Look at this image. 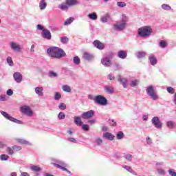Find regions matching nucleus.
<instances>
[{
  "instance_id": "nucleus-16",
  "label": "nucleus",
  "mask_w": 176,
  "mask_h": 176,
  "mask_svg": "<svg viewBox=\"0 0 176 176\" xmlns=\"http://www.w3.org/2000/svg\"><path fill=\"white\" fill-rule=\"evenodd\" d=\"M118 82L121 83L124 89H127V79L123 78L122 76L118 75Z\"/></svg>"
},
{
  "instance_id": "nucleus-40",
  "label": "nucleus",
  "mask_w": 176,
  "mask_h": 176,
  "mask_svg": "<svg viewBox=\"0 0 176 176\" xmlns=\"http://www.w3.org/2000/svg\"><path fill=\"white\" fill-rule=\"evenodd\" d=\"M124 138V133L122 131H119L117 133V140H122Z\"/></svg>"
},
{
  "instance_id": "nucleus-35",
  "label": "nucleus",
  "mask_w": 176,
  "mask_h": 176,
  "mask_svg": "<svg viewBox=\"0 0 176 176\" xmlns=\"http://www.w3.org/2000/svg\"><path fill=\"white\" fill-rule=\"evenodd\" d=\"M67 3L69 6H74L78 4V0H67Z\"/></svg>"
},
{
  "instance_id": "nucleus-48",
  "label": "nucleus",
  "mask_w": 176,
  "mask_h": 176,
  "mask_svg": "<svg viewBox=\"0 0 176 176\" xmlns=\"http://www.w3.org/2000/svg\"><path fill=\"white\" fill-rule=\"evenodd\" d=\"M58 118L60 120L65 119V114L63 112H60L58 115Z\"/></svg>"
},
{
  "instance_id": "nucleus-42",
  "label": "nucleus",
  "mask_w": 176,
  "mask_h": 176,
  "mask_svg": "<svg viewBox=\"0 0 176 176\" xmlns=\"http://www.w3.org/2000/svg\"><path fill=\"white\" fill-rule=\"evenodd\" d=\"M95 142L96 145H98L100 146L102 145V139H101L100 138H97L95 140Z\"/></svg>"
},
{
  "instance_id": "nucleus-1",
  "label": "nucleus",
  "mask_w": 176,
  "mask_h": 176,
  "mask_svg": "<svg viewBox=\"0 0 176 176\" xmlns=\"http://www.w3.org/2000/svg\"><path fill=\"white\" fill-rule=\"evenodd\" d=\"M47 54L50 57H54L55 58H61V57H65L66 54L61 48L56 47H52L47 50Z\"/></svg>"
},
{
  "instance_id": "nucleus-28",
  "label": "nucleus",
  "mask_w": 176,
  "mask_h": 176,
  "mask_svg": "<svg viewBox=\"0 0 176 176\" xmlns=\"http://www.w3.org/2000/svg\"><path fill=\"white\" fill-rule=\"evenodd\" d=\"M87 17H88L90 20L96 21V20H97L98 15H97V13H96V12H92V13L89 14L87 15Z\"/></svg>"
},
{
  "instance_id": "nucleus-6",
  "label": "nucleus",
  "mask_w": 176,
  "mask_h": 176,
  "mask_svg": "<svg viewBox=\"0 0 176 176\" xmlns=\"http://www.w3.org/2000/svg\"><path fill=\"white\" fill-rule=\"evenodd\" d=\"M20 111L25 116H28V118H32V116H34V115L35 114L34 110H32V109H31V107L28 105H23L21 107Z\"/></svg>"
},
{
  "instance_id": "nucleus-9",
  "label": "nucleus",
  "mask_w": 176,
  "mask_h": 176,
  "mask_svg": "<svg viewBox=\"0 0 176 176\" xmlns=\"http://www.w3.org/2000/svg\"><path fill=\"white\" fill-rule=\"evenodd\" d=\"M10 47L13 52H16V53L21 52V45L16 42L11 41L10 43Z\"/></svg>"
},
{
  "instance_id": "nucleus-38",
  "label": "nucleus",
  "mask_w": 176,
  "mask_h": 176,
  "mask_svg": "<svg viewBox=\"0 0 176 176\" xmlns=\"http://www.w3.org/2000/svg\"><path fill=\"white\" fill-rule=\"evenodd\" d=\"M69 41V39L67 36H63L60 38V42L63 44H67Z\"/></svg>"
},
{
  "instance_id": "nucleus-23",
  "label": "nucleus",
  "mask_w": 176,
  "mask_h": 176,
  "mask_svg": "<svg viewBox=\"0 0 176 176\" xmlns=\"http://www.w3.org/2000/svg\"><path fill=\"white\" fill-rule=\"evenodd\" d=\"M74 123L77 126H82L83 124V122H82V119L80 117L76 116L74 117Z\"/></svg>"
},
{
  "instance_id": "nucleus-13",
  "label": "nucleus",
  "mask_w": 176,
  "mask_h": 176,
  "mask_svg": "<svg viewBox=\"0 0 176 176\" xmlns=\"http://www.w3.org/2000/svg\"><path fill=\"white\" fill-rule=\"evenodd\" d=\"M13 78L16 83H21V82H23V75L19 72H16L13 74Z\"/></svg>"
},
{
  "instance_id": "nucleus-27",
  "label": "nucleus",
  "mask_w": 176,
  "mask_h": 176,
  "mask_svg": "<svg viewBox=\"0 0 176 176\" xmlns=\"http://www.w3.org/2000/svg\"><path fill=\"white\" fill-rule=\"evenodd\" d=\"M166 126L168 129H175L176 123L174 121H168L166 122Z\"/></svg>"
},
{
  "instance_id": "nucleus-44",
  "label": "nucleus",
  "mask_w": 176,
  "mask_h": 176,
  "mask_svg": "<svg viewBox=\"0 0 176 176\" xmlns=\"http://www.w3.org/2000/svg\"><path fill=\"white\" fill-rule=\"evenodd\" d=\"M63 91H67V93H70L71 91V87L68 85H64L63 87Z\"/></svg>"
},
{
  "instance_id": "nucleus-25",
  "label": "nucleus",
  "mask_w": 176,
  "mask_h": 176,
  "mask_svg": "<svg viewBox=\"0 0 176 176\" xmlns=\"http://www.w3.org/2000/svg\"><path fill=\"white\" fill-rule=\"evenodd\" d=\"M17 142L19 144H21L22 145H29L30 146H31V145H32V143L28 142V140H25L24 139H18Z\"/></svg>"
},
{
  "instance_id": "nucleus-12",
  "label": "nucleus",
  "mask_w": 176,
  "mask_h": 176,
  "mask_svg": "<svg viewBox=\"0 0 176 176\" xmlns=\"http://www.w3.org/2000/svg\"><path fill=\"white\" fill-rule=\"evenodd\" d=\"M52 164H54V167H56V168L59 169L60 167H67L68 166L65 162L60 160H55V162H53ZM58 166H59L60 167H58Z\"/></svg>"
},
{
  "instance_id": "nucleus-20",
  "label": "nucleus",
  "mask_w": 176,
  "mask_h": 176,
  "mask_svg": "<svg viewBox=\"0 0 176 176\" xmlns=\"http://www.w3.org/2000/svg\"><path fill=\"white\" fill-rule=\"evenodd\" d=\"M103 137L104 138H107V140H109L110 141H113V138H115V136L109 132L104 133L103 134Z\"/></svg>"
},
{
  "instance_id": "nucleus-32",
  "label": "nucleus",
  "mask_w": 176,
  "mask_h": 176,
  "mask_svg": "<svg viewBox=\"0 0 176 176\" xmlns=\"http://www.w3.org/2000/svg\"><path fill=\"white\" fill-rule=\"evenodd\" d=\"M74 20H75L74 18L70 17L67 19H66L64 22V25H69L72 23H74Z\"/></svg>"
},
{
  "instance_id": "nucleus-62",
  "label": "nucleus",
  "mask_w": 176,
  "mask_h": 176,
  "mask_svg": "<svg viewBox=\"0 0 176 176\" xmlns=\"http://www.w3.org/2000/svg\"><path fill=\"white\" fill-rule=\"evenodd\" d=\"M158 174H160V175H164V170L163 169H157Z\"/></svg>"
},
{
  "instance_id": "nucleus-47",
  "label": "nucleus",
  "mask_w": 176,
  "mask_h": 176,
  "mask_svg": "<svg viewBox=\"0 0 176 176\" xmlns=\"http://www.w3.org/2000/svg\"><path fill=\"white\" fill-rule=\"evenodd\" d=\"M59 109H61L62 111H65V109H67V105L65 103H60L58 105Z\"/></svg>"
},
{
  "instance_id": "nucleus-57",
  "label": "nucleus",
  "mask_w": 176,
  "mask_h": 176,
  "mask_svg": "<svg viewBox=\"0 0 176 176\" xmlns=\"http://www.w3.org/2000/svg\"><path fill=\"white\" fill-rule=\"evenodd\" d=\"M100 21L102 23H107L108 22V18H107L106 16H102L100 18Z\"/></svg>"
},
{
  "instance_id": "nucleus-21",
  "label": "nucleus",
  "mask_w": 176,
  "mask_h": 176,
  "mask_svg": "<svg viewBox=\"0 0 176 176\" xmlns=\"http://www.w3.org/2000/svg\"><path fill=\"white\" fill-rule=\"evenodd\" d=\"M35 93L36 94H38L40 97H42V96H43V87H36L35 88Z\"/></svg>"
},
{
  "instance_id": "nucleus-10",
  "label": "nucleus",
  "mask_w": 176,
  "mask_h": 176,
  "mask_svg": "<svg viewBox=\"0 0 176 176\" xmlns=\"http://www.w3.org/2000/svg\"><path fill=\"white\" fill-rule=\"evenodd\" d=\"M41 36L43 38V39H47V41L52 40V32H50V30L47 29L43 30V32L41 33Z\"/></svg>"
},
{
  "instance_id": "nucleus-30",
  "label": "nucleus",
  "mask_w": 176,
  "mask_h": 176,
  "mask_svg": "<svg viewBox=\"0 0 176 176\" xmlns=\"http://www.w3.org/2000/svg\"><path fill=\"white\" fill-rule=\"evenodd\" d=\"M140 83V80L135 79V80H132L130 82V85L131 86V87H135V86H138Z\"/></svg>"
},
{
  "instance_id": "nucleus-49",
  "label": "nucleus",
  "mask_w": 176,
  "mask_h": 176,
  "mask_svg": "<svg viewBox=\"0 0 176 176\" xmlns=\"http://www.w3.org/2000/svg\"><path fill=\"white\" fill-rule=\"evenodd\" d=\"M12 149L14 151V152H19V151H21V146L14 145L12 146Z\"/></svg>"
},
{
  "instance_id": "nucleus-63",
  "label": "nucleus",
  "mask_w": 176,
  "mask_h": 176,
  "mask_svg": "<svg viewBox=\"0 0 176 176\" xmlns=\"http://www.w3.org/2000/svg\"><path fill=\"white\" fill-rule=\"evenodd\" d=\"M20 176H31L30 173L27 172H21Z\"/></svg>"
},
{
  "instance_id": "nucleus-26",
  "label": "nucleus",
  "mask_w": 176,
  "mask_h": 176,
  "mask_svg": "<svg viewBox=\"0 0 176 176\" xmlns=\"http://www.w3.org/2000/svg\"><path fill=\"white\" fill-rule=\"evenodd\" d=\"M30 170L34 171V173H39V171H42V168L36 165H33L30 166Z\"/></svg>"
},
{
  "instance_id": "nucleus-5",
  "label": "nucleus",
  "mask_w": 176,
  "mask_h": 176,
  "mask_svg": "<svg viewBox=\"0 0 176 176\" xmlns=\"http://www.w3.org/2000/svg\"><path fill=\"white\" fill-rule=\"evenodd\" d=\"M146 92L147 96H148V97H150V98L154 101H156V100L159 98V96H157V94L156 93V89L153 85L146 87Z\"/></svg>"
},
{
  "instance_id": "nucleus-22",
  "label": "nucleus",
  "mask_w": 176,
  "mask_h": 176,
  "mask_svg": "<svg viewBox=\"0 0 176 176\" xmlns=\"http://www.w3.org/2000/svg\"><path fill=\"white\" fill-rule=\"evenodd\" d=\"M69 4H68V1L66 3H63L60 5L58 6V8L60 9L61 10H67L68 8H69Z\"/></svg>"
},
{
  "instance_id": "nucleus-31",
  "label": "nucleus",
  "mask_w": 176,
  "mask_h": 176,
  "mask_svg": "<svg viewBox=\"0 0 176 176\" xmlns=\"http://www.w3.org/2000/svg\"><path fill=\"white\" fill-rule=\"evenodd\" d=\"M145 56H146V52H138L136 54V57L138 58H142L145 57Z\"/></svg>"
},
{
  "instance_id": "nucleus-14",
  "label": "nucleus",
  "mask_w": 176,
  "mask_h": 176,
  "mask_svg": "<svg viewBox=\"0 0 176 176\" xmlns=\"http://www.w3.org/2000/svg\"><path fill=\"white\" fill-rule=\"evenodd\" d=\"M93 45H94V46H95V47H96L99 50H104V49H105V44L101 43L98 40L94 41L93 43Z\"/></svg>"
},
{
  "instance_id": "nucleus-51",
  "label": "nucleus",
  "mask_w": 176,
  "mask_h": 176,
  "mask_svg": "<svg viewBox=\"0 0 176 176\" xmlns=\"http://www.w3.org/2000/svg\"><path fill=\"white\" fill-rule=\"evenodd\" d=\"M58 167H59L60 170H62V171H66V173H67V174H70V175L72 174L71 171H69L68 169H67V168L60 166H58Z\"/></svg>"
},
{
  "instance_id": "nucleus-36",
  "label": "nucleus",
  "mask_w": 176,
  "mask_h": 176,
  "mask_svg": "<svg viewBox=\"0 0 176 176\" xmlns=\"http://www.w3.org/2000/svg\"><path fill=\"white\" fill-rule=\"evenodd\" d=\"M8 159H9V155L6 154H3L0 155V160H1V162H6Z\"/></svg>"
},
{
  "instance_id": "nucleus-3",
  "label": "nucleus",
  "mask_w": 176,
  "mask_h": 176,
  "mask_svg": "<svg viewBox=\"0 0 176 176\" xmlns=\"http://www.w3.org/2000/svg\"><path fill=\"white\" fill-rule=\"evenodd\" d=\"M152 28L151 26H143L138 30V34L141 38H149L152 35Z\"/></svg>"
},
{
  "instance_id": "nucleus-55",
  "label": "nucleus",
  "mask_w": 176,
  "mask_h": 176,
  "mask_svg": "<svg viewBox=\"0 0 176 176\" xmlns=\"http://www.w3.org/2000/svg\"><path fill=\"white\" fill-rule=\"evenodd\" d=\"M168 93H170V94H174V88L171 87H168L166 89Z\"/></svg>"
},
{
  "instance_id": "nucleus-56",
  "label": "nucleus",
  "mask_w": 176,
  "mask_h": 176,
  "mask_svg": "<svg viewBox=\"0 0 176 176\" xmlns=\"http://www.w3.org/2000/svg\"><path fill=\"white\" fill-rule=\"evenodd\" d=\"M67 141H69L70 142H73V144H76L78 142V141H76V139L74 138H68Z\"/></svg>"
},
{
  "instance_id": "nucleus-37",
  "label": "nucleus",
  "mask_w": 176,
  "mask_h": 176,
  "mask_svg": "<svg viewBox=\"0 0 176 176\" xmlns=\"http://www.w3.org/2000/svg\"><path fill=\"white\" fill-rule=\"evenodd\" d=\"M160 47H162V49H164L165 47H167V42H166L164 40H162L160 43H159Z\"/></svg>"
},
{
  "instance_id": "nucleus-18",
  "label": "nucleus",
  "mask_w": 176,
  "mask_h": 176,
  "mask_svg": "<svg viewBox=\"0 0 176 176\" xmlns=\"http://www.w3.org/2000/svg\"><path fill=\"white\" fill-rule=\"evenodd\" d=\"M148 60L151 65H156L157 64V59H156V57L153 54L149 56Z\"/></svg>"
},
{
  "instance_id": "nucleus-29",
  "label": "nucleus",
  "mask_w": 176,
  "mask_h": 176,
  "mask_svg": "<svg viewBox=\"0 0 176 176\" xmlns=\"http://www.w3.org/2000/svg\"><path fill=\"white\" fill-rule=\"evenodd\" d=\"M104 91H106V93H108V94H112L113 93V87L111 86H106L104 87Z\"/></svg>"
},
{
  "instance_id": "nucleus-60",
  "label": "nucleus",
  "mask_w": 176,
  "mask_h": 176,
  "mask_svg": "<svg viewBox=\"0 0 176 176\" xmlns=\"http://www.w3.org/2000/svg\"><path fill=\"white\" fill-rule=\"evenodd\" d=\"M168 173L171 176H176V172L173 171V169H169Z\"/></svg>"
},
{
  "instance_id": "nucleus-34",
  "label": "nucleus",
  "mask_w": 176,
  "mask_h": 176,
  "mask_svg": "<svg viewBox=\"0 0 176 176\" xmlns=\"http://www.w3.org/2000/svg\"><path fill=\"white\" fill-rule=\"evenodd\" d=\"M6 152L8 153L10 156H12V155H14V150H13V147H7Z\"/></svg>"
},
{
  "instance_id": "nucleus-52",
  "label": "nucleus",
  "mask_w": 176,
  "mask_h": 176,
  "mask_svg": "<svg viewBox=\"0 0 176 176\" xmlns=\"http://www.w3.org/2000/svg\"><path fill=\"white\" fill-rule=\"evenodd\" d=\"M118 6H119V8H124L126 6V3L122 2V1H118L117 3Z\"/></svg>"
},
{
  "instance_id": "nucleus-17",
  "label": "nucleus",
  "mask_w": 176,
  "mask_h": 176,
  "mask_svg": "<svg viewBox=\"0 0 176 176\" xmlns=\"http://www.w3.org/2000/svg\"><path fill=\"white\" fill-rule=\"evenodd\" d=\"M118 57H119V58H121L122 60H124V58H127V51H124V50H120L118 52Z\"/></svg>"
},
{
  "instance_id": "nucleus-53",
  "label": "nucleus",
  "mask_w": 176,
  "mask_h": 176,
  "mask_svg": "<svg viewBox=\"0 0 176 176\" xmlns=\"http://www.w3.org/2000/svg\"><path fill=\"white\" fill-rule=\"evenodd\" d=\"M82 130H84V131H89V125L84 124L82 125Z\"/></svg>"
},
{
  "instance_id": "nucleus-61",
  "label": "nucleus",
  "mask_w": 176,
  "mask_h": 176,
  "mask_svg": "<svg viewBox=\"0 0 176 176\" xmlns=\"http://www.w3.org/2000/svg\"><path fill=\"white\" fill-rule=\"evenodd\" d=\"M109 123L111 124V126H116V122H115L113 120H109Z\"/></svg>"
},
{
  "instance_id": "nucleus-46",
  "label": "nucleus",
  "mask_w": 176,
  "mask_h": 176,
  "mask_svg": "<svg viewBox=\"0 0 176 176\" xmlns=\"http://www.w3.org/2000/svg\"><path fill=\"white\" fill-rule=\"evenodd\" d=\"M48 76L50 78H57V74H56V72L51 71V72H49Z\"/></svg>"
},
{
  "instance_id": "nucleus-50",
  "label": "nucleus",
  "mask_w": 176,
  "mask_h": 176,
  "mask_svg": "<svg viewBox=\"0 0 176 176\" xmlns=\"http://www.w3.org/2000/svg\"><path fill=\"white\" fill-rule=\"evenodd\" d=\"M60 98H61V94H60V93L58 92H56L54 95V100H56V101H58V100H60Z\"/></svg>"
},
{
  "instance_id": "nucleus-59",
  "label": "nucleus",
  "mask_w": 176,
  "mask_h": 176,
  "mask_svg": "<svg viewBox=\"0 0 176 176\" xmlns=\"http://www.w3.org/2000/svg\"><path fill=\"white\" fill-rule=\"evenodd\" d=\"M36 28L38 31H42V32H43V30H45L43 26L41 24L37 25Z\"/></svg>"
},
{
  "instance_id": "nucleus-43",
  "label": "nucleus",
  "mask_w": 176,
  "mask_h": 176,
  "mask_svg": "<svg viewBox=\"0 0 176 176\" xmlns=\"http://www.w3.org/2000/svg\"><path fill=\"white\" fill-rule=\"evenodd\" d=\"M7 63L10 65V67H13V60L12 59V57H7Z\"/></svg>"
},
{
  "instance_id": "nucleus-11",
  "label": "nucleus",
  "mask_w": 176,
  "mask_h": 176,
  "mask_svg": "<svg viewBox=\"0 0 176 176\" xmlns=\"http://www.w3.org/2000/svg\"><path fill=\"white\" fill-rule=\"evenodd\" d=\"M94 116V111L93 110L84 112L81 115V118H82V119H91V118H93Z\"/></svg>"
},
{
  "instance_id": "nucleus-33",
  "label": "nucleus",
  "mask_w": 176,
  "mask_h": 176,
  "mask_svg": "<svg viewBox=\"0 0 176 176\" xmlns=\"http://www.w3.org/2000/svg\"><path fill=\"white\" fill-rule=\"evenodd\" d=\"M122 167H123V168L126 170V171H129V173H131V174H135V171H134V170H133V168H131V167H130L129 166H123Z\"/></svg>"
},
{
  "instance_id": "nucleus-54",
  "label": "nucleus",
  "mask_w": 176,
  "mask_h": 176,
  "mask_svg": "<svg viewBox=\"0 0 176 176\" xmlns=\"http://www.w3.org/2000/svg\"><path fill=\"white\" fill-rule=\"evenodd\" d=\"M107 79H109V80H115V76L113 74H109L107 76Z\"/></svg>"
},
{
  "instance_id": "nucleus-45",
  "label": "nucleus",
  "mask_w": 176,
  "mask_h": 176,
  "mask_svg": "<svg viewBox=\"0 0 176 176\" xmlns=\"http://www.w3.org/2000/svg\"><path fill=\"white\" fill-rule=\"evenodd\" d=\"M124 159H126V160L128 162H131V160H133V155L131 154H127L124 156Z\"/></svg>"
},
{
  "instance_id": "nucleus-8",
  "label": "nucleus",
  "mask_w": 176,
  "mask_h": 176,
  "mask_svg": "<svg viewBox=\"0 0 176 176\" xmlns=\"http://www.w3.org/2000/svg\"><path fill=\"white\" fill-rule=\"evenodd\" d=\"M151 123L155 129H162V127H163V124L159 117H153L151 120Z\"/></svg>"
},
{
  "instance_id": "nucleus-2",
  "label": "nucleus",
  "mask_w": 176,
  "mask_h": 176,
  "mask_svg": "<svg viewBox=\"0 0 176 176\" xmlns=\"http://www.w3.org/2000/svg\"><path fill=\"white\" fill-rule=\"evenodd\" d=\"M88 98L89 100H92L95 102V104H97V105H102V107H105L108 104V100L107 98L101 95L98 96H93V95H88Z\"/></svg>"
},
{
  "instance_id": "nucleus-19",
  "label": "nucleus",
  "mask_w": 176,
  "mask_h": 176,
  "mask_svg": "<svg viewBox=\"0 0 176 176\" xmlns=\"http://www.w3.org/2000/svg\"><path fill=\"white\" fill-rule=\"evenodd\" d=\"M82 58H84L85 61H93V55L89 52H85L83 54Z\"/></svg>"
},
{
  "instance_id": "nucleus-64",
  "label": "nucleus",
  "mask_w": 176,
  "mask_h": 176,
  "mask_svg": "<svg viewBox=\"0 0 176 176\" xmlns=\"http://www.w3.org/2000/svg\"><path fill=\"white\" fill-rule=\"evenodd\" d=\"M7 96H13V90L12 89H8L7 91Z\"/></svg>"
},
{
  "instance_id": "nucleus-41",
  "label": "nucleus",
  "mask_w": 176,
  "mask_h": 176,
  "mask_svg": "<svg viewBox=\"0 0 176 176\" xmlns=\"http://www.w3.org/2000/svg\"><path fill=\"white\" fill-rule=\"evenodd\" d=\"M162 9L164 10H171V6H168V4H162Z\"/></svg>"
},
{
  "instance_id": "nucleus-7",
  "label": "nucleus",
  "mask_w": 176,
  "mask_h": 176,
  "mask_svg": "<svg viewBox=\"0 0 176 176\" xmlns=\"http://www.w3.org/2000/svg\"><path fill=\"white\" fill-rule=\"evenodd\" d=\"M1 115L8 120H10V122H13L14 123H17V124H20L21 123V121L10 116L6 111H1Z\"/></svg>"
},
{
  "instance_id": "nucleus-24",
  "label": "nucleus",
  "mask_w": 176,
  "mask_h": 176,
  "mask_svg": "<svg viewBox=\"0 0 176 176\" xmlns=\"http://www.w3.org/2000/svg\"><path fill=\"white\" fill-rule=\"evenodd\" d=\"M46 6H47V3H46V1L41 0L39 2L40 10H44V9H46Z\"/></svg>"
},
{
  "instance_id": "nucleus-58",
  "label": "nucleus",
  "mask_w": 176,
  "mask_h": 176,
  "mask_svg": "<svg viewBox=\"0 0 176 176\" xmlns=\"http://www.w3.org/2000/svg\"><path fill=\"white\" fill-rule=\"evenodd\" d=\"M146 140V144H148V145H151L152 144V139L149 138V136H147Z\"/></svg>"
},
{
  "instance_id": "nucleus-15",
  "label": "nucleus",
  "mask_w": 176,
  "mask_h": 176,
  "mask_svg": "<svg viewBox=\"0 0 176 176\" xmlns=\"http://www.w3.org/2000/svg\"><path fill=\"white\" fill-rule=\"evenodd\" d=\"M101 63L104 67H111L112 63H111V60L108 56H106L101 60Z\"/></svg>"
},
{
  "instance_id": "nucleus-4",
  "label": "nucleus",
  "mask_w": 176,
  "mask_h": 176,
  "mask_svg": "<svg viewBox=\"0 0 176 176\" xmlns=\"http://www.w3.org/2000/svg\"><path fill=\"white\" fill-rule=\"evenodd\" d=\"M127 21H129V18L125 14H122L121 21L113 25V29L116 31H123L126 28V25H127Z\"/></svg>"
},
{
  "instance_id": "nucleus-39",
  "label": "nucleus",
  "mask_w": 176,
  "mask_h": 176,
  "mask_svg": "<svg viewBox=\"0 0 176 176\" xmlns=\"http://www.w3.org/2000/svg\"><path fill=\"white\" fill-rule=\"evenodd\" d=\"M73 62L76 65H79L80 64V58L78 56H74L73 58Z\"/></svg>"
}]
</instances>
